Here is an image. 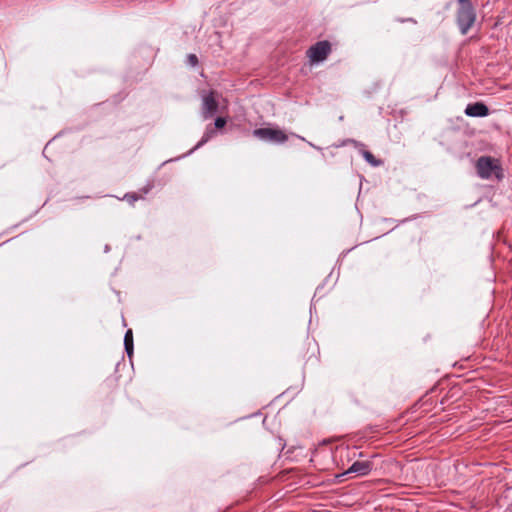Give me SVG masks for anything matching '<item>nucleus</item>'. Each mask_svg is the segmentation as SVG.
Wrapping results in <instances>:
<instances>
[{"mask_svg":"<svg viewBox=\"0 0 512 512\" xmlns=\"http://www.w3.org/2000/svg\"><path fill=\"white\" fill-rule=\"evenodd\" d=\"M214 124H215V127H216L217 129H221V128H223V127L225 126V124H226V119H225V118H222V117H218V118H216V120H215V123H214Z\"/></svg>","mask_w":512,"mask_h":512,"instance_id":"nucleus-10","label":"nucleus"},{"mask_svg":"<svg viewBox=\"0 0 512 512\" xmlns=\"http://www.w3.org/2000/svg\"><path fill=\"white\" fill-rule=\"evenodd\" d=\"M212 134H213V131L212 130H209L207 129V131L205 132L201 142L199 143V145L207 142L211 137H212Z\"/></svg>","mask_w":512,"mask_h":512,"instance_id":"nucleus-11","label":"nucleus"},{"mask_svg":"<svg viewBox=\"0 0 512 512\" xmlns=\"http://www.w3.org/2000/svg\"><path fill=\"white\" fill-rule=\"evenodd\" d=\"M330 52V43L328 41H320L311 46L307 54L311 62L318 63L325 60Z\"/></svg>","mask_w":512,"mask_h":512,"instance_id":"nucleus-5","label":"nucleus"},{"mask_svg":"<svg viewBox=\"0 0 512 512\" xmlns=\"http://www.w3.org/2000/svg\"><path fill=\"white\" fill-rule=\"evenodd\" d=\"M218 97L219 95L214 91L202 95V116L204 119L211 118L218 111Z\"/></svg>","mask_w":512,"mask_h":512,"instance_id":"nucleus-4","label":"nucleus"},{"mask_svg":"<svg viewBox=\"0 0 512 512\" xmlns=\"http://www.w3.org/2000/svg\"><path fill=\"white\" fill-rule=\"evenodd\" d=\"M465 114L469 117H485L489 114V109L485 104L476 102L467 105Z\"/></svg>","mask_w":512,"mask_h":512,"instance_id":"nucleus-7","label":"nucleus"},{"mask_svg":"<svg viewBox=\"0 0 512 512\" xmlns=\"http://www.w3.org/2000/svg\"><path fill=\"white\" fill-rule=\"evenodd\" d=\"M456 21L460 32L466 35L476 20V12L470 0H458Z\"/></svg>","mask_w":512,"mask_h":512,"instance_id":"nucleus-1","label":"nucleus"},{"mask_svg":"<svg viewBox=\"0 0 512 512\" xmlns=\"http://www.w3.org/2000/svg\"><path fill=\"white\" fill-rule=\"evenodd\" d=\"M371 470L372 463L370 461H356L342 475L355 473L359 476H365L368 475L371 472Z\"/></svg>","mask_w":512,"mask_h":512,"instance_id":"nucleus-6","label":"nucleus"},{"mask_svg":"<svg viewBox=\"0 0 512 512\" xmlns=\"http://www.w3.org/2000/svg\"><path fill=\"white\" fill-rule=\"evenodd\" d=\"M124 344H125V349L127 351V354L129 356H131L132 351H133V336H132L131 330H128L126 332L125 337H124Z\"/></svg>","mask_w":512,"mask_h":512,"instance_id":"nucleus-8","label":"nucleus"},{"mask_svg":"<svg viewBox=\"0 0 512 512\" xmlns=\"http://www.w3.org/2000/svg\"><path fill=\"white\" fill-rule=\"evenodd\" d=\"M363 157L365 160L370 163L372 166H379L381 164V161L377 160L373 154L369 151H363L362 152Z\"/></svg>","mask_w":512,"mask_h":512,"instance_id":"nucleus-9","label":"nucleus"},{"mask_svg":"<svg viewBox=\"0 0 512 512\" xmlns=\"http://www.w3.org/2000/svg\"><path fill=\"white\" fill-rule=\"evenodd\" d=\"M125 198L128 200V201H135L136 200V197L134 195H126Z\"/></svg>","mask_w":512,"mask_h":512,"instance_id":"nucleus-13","label":"nucleus"},{"mask_svg":"<svg viewBox=\"0 0 512 512\" xmlns=\"http://www.w3.org/2000/svg\"><path fill=\"white\" fill-rule=\"evenodd\" d=\"M253 135L262 141L272 144L283 143L287 138L283 130L270 126L255 129Z\"/></svg>","mask_w":512,"mask_h":512,"instance_id":"nucleus-3","label":"nucleus"},{"mask_svg":"<svg viewBox=\"0 0 512 512\" xmlns=\"http://www.w3.org/2000/svg\"><path fill=\"white\" fill-rule=\"evenodd\" d=\"M188 62H189V64H190L191 66H195V65L197 64V62H198V59H197L196 55H194V54H190V55L188 56Z\"/></svg>","mask_w":512,"mask_h":512,"instance_id":"nucleus-12","label":"nucleus"},{"mask_svg":"<svg viewBox=\"0 0 512 512\" xmlns=\"http://www.w3.org/2000/svg\"><path fill=\"white\" fill-rule=\"evenodd\" d=\"M476 169L482 179H489L493 175L499 177L500 167L498 162L489 156L480 157L476 162Z\"/></svg>","mask_w":512,"mask_h":512,"instance_id":"nucleus-2","label":"nucleus"}]
</instances>
